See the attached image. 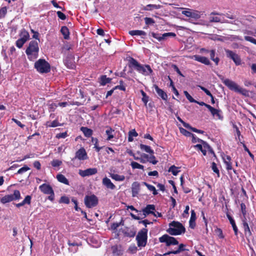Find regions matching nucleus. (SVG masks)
Returning a JSON list of instances; mask_svg holds the SVG:
<instances>
[{
    "label": "nucleus",
    "instance_id": "obj_1",
    "mask_svg": "<svg viewBox=\"0 0 256 256\" xmlns=\"http://www.w3.org/2000/svg\"><path fill=\"white\" fill-rule=\"evenodd\" d=\"M130 65L134 66L135 70H136L138 72L145 76H150L153 72L149 65L141 64L134 58H130Z\"/></svg>",
    "mask_w": 256,
    "mask_h": 256
},
{
    "label": "nucleus",
    "instance_id": "obj_2",
    "mask_svg": "<svg viewBox=\"0 0 256 256\" xmlns=\"http://www.w3.org/2000/svg\"><path fill=\"white\" fill-rule=\"evenodd\" d=\"M39 48L38 43L36 40L31 41L26 49V53L30 60L34 61L38 58V56Z\"/></svg>",
    "mask_w": 256,
    "mask_h": 256
},
{
    "label": "nucleus",
    "instance_id": "obj_3",
    "mask_svg": "<svg viewBox=\"0 0 256 256\" xmlns=\"http://www.w3.org/2000/svg\"><path fill=\"white\" fill-rule=\"evenodd\" d=\"M219 77L220 78L222 82L230 90L239 92L244 96L248 95V91L247 90L240 87L234 81L228 78L224 79V78H221V76H219Z\"/></svg>",
    "mask_w": 256,
    "mask_h": 256
},
{
    "label": "nucleus",
    "instance_id": "obj_4",
    "mask_svg": "<svg viewBox=\"0 0 256 256\" xmlns=\"http://www.w3.org/2000/svg\"><path fill=\"white\" fill-rule=\"evenodd\" d=\"M169 226L170 228L167 230V232L171 235H180L185 232L184 227L178 222H172L169 224Z\"/></svg>",
    "mask_w": 256,
    "mask_h": 256
},
{
    "label": "nucleus",
    "instance_id": "obj_5",
    "mask_svg": "<svg viewBox=\"0 0 256 256\" xmlns=\"http://www.w3.org/2000/svg\"><path fill=\"white\" fill-rule=\"evenodd\" d=\"M34 68L40 73H48L50 70V64L44 59H39L34 63Z\"/></svg>",
    "mask_w": 256,
    "mask_h": 256
},
{
    "label": "nucleus",
    "instance_id": "obj_6",
    "mask_svg": "<svg viewBox=\"0 0 256 256\" xmlns=\"http://www.w3.org/2000/svg\"><path fill=\"white\" fill-rule=\"evenodd\" d=\"M147 232L148 230L143 228L138 232L136 237L138 242V246L139 247H144L147 242Z\"/></svg>",
    "mask_w": 256,
    "mask_h": 256
},
{
    "label": "nucleus",
    "instance_id": "obj_7",
    "mask_svg": "<svg viewBox=\"0 0 256 256\" xmlns=\"http://www.w3.org/2000/svg\"><path fill=\"white\" fill-rule=\"evenodd\" d=\"M21 198L20 193L18 190H14L12 194H8L0 199L2 204H6L13 200H19Z\"/></svg>",
    "mask_w": 256,
    "mask_h": 256
},
{
    "label": "nucleus",
    "instance_id": "obj_8",
    "mask_svg": "<svg viewBox=\"0 0 256 256\" xmlns=\"http://www.w3.org/2000/svg\"><path fill=\"white\" fill-rule=\"evenodd\" d=\"M159 241L160 242L166 243V246L177 245L178 244V242L176 240V238L174 237L170 236L166 234L159 238Z\"/></svg>",
    "mask_w": 256,
    "mask_h": 256
},
{
    "label": "nucleus",
    "instance_id": "obj_9",
    "mask_svg": "<svg viewBox=\"0 0 256 256\" xmlns=\"http://www.w3.org/2000/svg\"><path fill=\"white\" fill-rule=\"evenodd\" d=\"M98 203V199L94 194L86 196L84 198V204L88 208H92L96 206Z\"/></svg>",
    "mask_w": 256,
    "mask_h": 256
},
{
    "label": "nucleus",
    "instance_id": "obj_10",
    "mask_svg": "<svg viewBox=\"0 0 256 256\" xmlns=\"http://www.w3.org/2000/svg\"><path fill=\"white\" fill-rule=\"evenodd\" d=\"M225 52L227 57L232 60L236 66H239L241 64L240 58L238 54L229 50H226Z\"/></svg>",
    "mask_w": 256,
    "mask_h": 256
},
{
    "label": "nucleus",
    "instance_id": "obj_11",
    "mask_svg": "<svg viewBox=\"0 0 256 256\" xmlns=\"http://www.w3.org/2000/svg\"><path fill=\"white\" fill-rule=\"evenodd\" d=\"M76 158L80 160H84L88 158L86 152L84 148H80L76 152L75 156L72 159V160L74 162Z\"/></svg>",
    "mask_w": 256,
    "mask_h": 256
},
{
    "label": "nucleus",
    "instance_id": "obj_12",
    "mask_svg": "<svg viewBox=\"0 0 256 256\" xmlns=\"http://www.w3.org/2000/svg\"><path fill=\"white\" fill-rule=\"evenodd\" d=\"M151 36L157 39L158 41H162V40H166L168 37L169 36H172L174 37L176 36V34L174 32H166L162 34L154 33V32H152Z\"/></svg>",
    "mask_w": 256,
    "mask_h": 256
},
{
    "label": "nucleus",
    "instance_id": "obj_13",
    "mask_svg": "<svg viewBox=\"0 0 256 256\" xmlns=\"http://www.w3.org/2000/svg\"><path fill=\"white\" fill-rule=\"evenodd\" d=\"M222 14H219V13L214 12H211L210 14V22H220L222 23H230L228 20H225L224 18L221 20L219 17L212 16L213 15L222 16Z\"/></svg>",
    "mask_w": 256,
    "mask_h": 256
},
{
    "label": "nucleus",
    "instance_id": "obj_14",
    "mask_svg": "<svg viewBox=\"0 0 256 256\" xmlns=\"http://www.w3.org/2000/svg\"><path fill=\"white\" fill-rule=\"evenodd\" d=\"M98 170L96 168H89L85 170H80L78 174L82 177L90 176L96 174Z\"/></svg>",
    "mask_w": 256,
    "mask_h": 256
},
{
    "label": "nucleus",
    "instance_id": "obj_15",
    "mask_svg": "<svg viewBox=\"0 0 256 256\" xmlns=\"http://www.w3.org/2000/svg\"><path fill=\"white\" fill-rule=\"evenodd\" d=\"M102 183L106 188L110 190H114L116 188L115 185L107 177H105L102 179Z\"/></svg>",
    "mask_w": 256,
    "mask_h": 256
},
{
    "label": "nucleus",
    "instance_id": "obj_16",
    "mask_svg": "<svg viewBox=\"0 0 256 256\" xmlns=\"http://www.w3.org/2000/svg\"><path fill=\"white\" fill-rule=\"evenodd\" d=\"M206 108H208V110L210 111L211 114L213 116H216L218 119H222V116L220 114V110L218 109H216L212 106H207Z\"/></svg>",
    "mask_w": 256,
    "mask_h": 256
},
{
    "label": "nucleus",
    "instance_id": "obj_17",
    "mask_svg": "<svg viewBox=\"0 0 256 256\" xmlns=\"http://www.w3.org/2000/svg\"><path fill=\"white\" fill-rule=\"evenodd\" d=\"M39 188L44 194H48L53 192L52 188L48 184H44L40 186Z\"/></svg>",
    "mask_w": 256,
    "mask_h": 256
},
{
    "label": "nucleus",
    "instance_id": "obj_18",
    "mask_svg": "<svg viewBox=\"0 0 256 256\" xmlns=\"http://www.w3.org/2000/svg\"><path fill=\"white\" fill-rule=\"evenodd\" d=\"M155 210V206L153 204H148L143 209L142 212L145 216L147 215L152 214H153Z\"/></svg>",
    "mask_w": 256,
    "mask_h": 256
},
{
    "label": "nucleus",
    "instance_id": "obj_19",
    "mask_svg": "<svg viewBox=\"0 0 256 256\" xmlns=\"http://www.w3.org/2000/svg\"><path fill=\"white\" fill-rule=\"evenodd\" d=\"M140 190V184L137 182H134L132 185V196L134 197L136 196V195L138 194Z\"/></svg>",
    "mask_w": 256,
    "mask_h": 256
},
{
    "label": "nucleus",
    "instance_id": "obj_20",
    "mask_svg": "<svg viewBox=\"0 0 256 256\" xmlns=\"http://www.w3.org/2000/svg\"><path fill=\"white\" fill-rule=\"evenodd\" d=\"M194 58L196 60L206 65H209L210 64L209 60L205 56L195 55L194 56Z\"/></svg>",
    "mask_w": 256,
    "mask_h": 256
},
{
    "label": "nucleus",
    "instance_id": "obj_21",
    "mask_svg": "<svg viewBox=\"0 0 256 256\" xmlns=\"http://www.w3.org/2000/svg\"><path fill=\"white\" fill-rule=\"evenodd\" d=\"M112 254L114 256H119L122 254V250L120 246H114L112 247Z\"/></svg>",
    "mask_w": 256,
    "mask_h": 256
},
{
    "label": "nucleus",
    "instance_id": "obj_22",
    "mask_svg": "<svg viewBox=\"0 0 256 256\" xmlns=\"http://www.w3.org/2000/svg\"><path fill=\"white\" fill-rule=\"evenodd\" d=\"M154 89L158 94L164 100H166L168 96L166 94L162 89L160 88L158 86L154 85Z\"/></svg>",
    "mask_w": 256,
    "mask_h": 256
},
{
    "label": "nucleus",
    "instance_id": "obj_23",
    "mask_svg": "<svg viewBox=\"0 0 256 256\" xmlns=\"http://www.w3.org/2000/svg\"><path fill=\"white\" fill-rule=\"evenodd\" d=\"M129 34L131 36H140L142 38L146 36V33L143 30H132L129 32Z\"/></svg>",
    "mask_w": 256,
    "mask_h": 256
},
{
    "label": "nucleus",
    "instance_id": "obj_24",
    "mask_svg": "<svg viewBox=\"0 0 256 256\" xmlns=\"http://www.w3.org/2000/svg\"><path fill=\"white\" fill-rule=\"evenodd\" d=\"M160 7L161 6L160 4H150L144 6L142 9L146 10H154L159 9Z\"/></svg>",
    "mask_w": 256,
    "mask_h": 256
},
{
    "label": "nucleus",
    "instance_id": "obj_25",
    "mask_svg": "<svg viewBox=\"0 0 256 256\" xmlns=\"http://www.w3.org/2000/svg\"><path fill=\"white\" fill-rule=\"evenodd\" d=\"M110 176L112 179L118 182H122L125 180V176L124 175H119L116 174H110Z\"/></svg>",
    "mask_w": 256,
    "mask_h": 256
},
{
    "label": "nucleus",
    "instance_id": "obj_26",
    "mask_svg": "<svg viewBox=\"0 0 256 256\" xmlns=\"http://www.w3.org/2000/svg\"><path fill=\"white\" fill-rule=\"evenodd\" d=\"M20 36V40H22L24 42H26L30 38V35L28 32L26 30L23 29L21 31Z\"/></svg>",
    "mask_w": 256,
    "mask_h": 256
},
{
    "label": "nucleus",
    "instance_id": "obj_27",
    "mask_svg": "<svg viewBox=\"0 0 256 256\" xmlns=\"http://www.w3.org/2000/svg\"><path fill=\"white\" fill-rule=\"evenodd\" d=\"M227 217L230 220V224H232L233 230L234 232L236 235H237L238 232V228L234 220L229 214H227Z\"/></svg>",
    "mask_w": 256,
    "mask_h": 256
},
{
    "label": "nucleus",
    "instance_id": "obj_28",
    "mask_svg": "<svg viewBox=\"0 0 256 256\" xmlns=\"http://www.w3.org/2000/svg\"><path fill=\"white\" fill-rule=\"evenodd\" d=\"M56 178L58 182L67 185L69 184L68 180L64 175L58 174L57 175Z\"/></svg>",
    "mask_w": 256,
    "mask_h": 256
},
{
    "label": "nucleus",
    "instance_id": "obj_29",
    "mask_svg": "<svg viewBox=\"0 0 256 256\" xmlns=\"http://www.w3.org/2000/svg\"><path fill=\"white\" fill-rule=\"evenodd\" d=\"M60 32L62 35L64 36V39H68L69 38V30L68 28L66 26H63L62 27Z\"/></svg>",
    "mask_w": 256,
    "mask_h": 256
},
{
    "label": "nucleus",
    "instance_id": "obj_30",
    "mask_svg": "<svg viewBox=\"0 0 256 256\" xmlns=\"http://www.w3.org/2000/svg\"><path fill=\"white\" fill-rule=\"evenodd\" d=\"M80 130L86 137H90L92 134V130L86 127H82Z\"/></svg>",
    "mask_w": 256,
    "mask_h": 256
},
{
    "label": "nucleus",
    "instance_id": "obj_31",
    "mask_svg": "<svg viewBox=\"0 0 256 256\" xmlns=\"http://www.w3.org/2000/svg\"><path fill=\"white\" fill-rule=\"evenodd\" d=\"M198 142H200L202 144L204 148L207 149L210 153L214 154V152L208 143L200 138H198Z\"/></svg>",
    "mask_w": 256,
    "mask_h": 256
},
{
    "label": "nucleus",
    "instance_id": "obj_32",
    "mask_svg": "<svg viewBox=\"0 0 256 256\" xmlns=\"http://www.w3.org/2000/svg\"><path fill=\"white\" fill-rule=\"evenodd\" d=\"M114 132V130H112L111 128H110V127L107 128V130L106 131V133L108 136L107 138H106V140H110L114 138V134H113Z\"/></svg>",
    "mask_w": 256,
    "mask_h": 256
},
{
    "label": "nucleus",
    "instance_id": "obj_33",
    "mask_svg": "<svg viewBox=\"0 0 256 256\" xmlns=\"http://www.w3.org/2000/svg\"><path fill=\"white\" fill-rule=\"evenodd\" d=\"M185 247H186L185 244H181L179 245L178 250H172V252H173V254H178L182 252L188 250L185 248Z\"/></svg>",
    "mask_w": 256,
    "mask_h": 256
},
{
    "label": "nucleus",
    "instance_id": "obj_34",
    "mask_svg": "<svg viewBox=\"0 0 256 256\" xmlns=\"http://www.w3.org/2000/svg\"><path fill=\"white\" fill-rule=\"evenodd\" d=\"M112 79L107 78L106 76H102L100 78V83L102 85L104 86L110 82Z\"/></svg>",
    "mask_w": 256,
    "mask_h": 256
},
{
    "label": "nucleus",
    "instance_id": "obj_35",
    "mask_svg": "<svg viewBox=\"0 0 256 256\" xmlns=\"http://www.w3.org/2000/svg\"><path fill=\"white\" fill-rule=\"evenodd\" d=\"M138 135L134 129L130 130L128 132V142H132L133 137H136Z\"/></svg>",
    "mask_w": 256,
    "mask_h": 256
},
{
    "label": "nucleus",
    "instance_id": "obj_36",
    "mask_svg": "<svg viewBox=\"0 0 256 256\" xmlns=\"http://www.w3.org/2000/svg\"><path fill=\"white\" fill-rule=\"evenodd\" d=\"M140 148L142 150H144L146 152L148 153H150L151 154H152L154 153V150L151 149L150 147V146L144 145L143 144H140Z\"/></svg>",
    "mask_w": 256,
    "mask_h": 256
},
{
    "label": "nucleus",
    "instance_id": "obj_37",
    "mask_svg": "<svg viewBox=\"0 0 256 256\" xmlns=\"http://www.w3.org/2000/svg\"><path fill=\"white\" fill-rule=\"evenodd\" d=\"M143 184L146 186L147 188L150 190V191H152V194H154V195H156L158 194V192H157V191L155 188V187L152 185H150V184H148V183L146 182H143Z\"/></svg>",
    "mask_w": 256,
    "mask_h": 256
},
{
    "label": "nucleus",
    "instance_id": "obj_38",
    "mask_svg": "<svg viewBox=\"0 0 256 256\" xmlns=\"http://www.w3.org/2000/svg\"><path fill=\"white\" fill-rule=\"evenodd\" d=\"M168 172H171L174 176H176L180 170L178 168L172 166L170 168Z\"/></svg>",
    "mask_w": 256,
    "mask_h": 256
},
{
    "label": "nucleus",
    "instance_id": "obj_39",
    "mask_svg": "<svg viewBox=\"0 0 256 256\" xmlns=\"http://www.w3.org/2000/svg\"><path fill=\"white\" fill-rule=\"evenodd\" d=\"M46 126L47 127H56L58 126H60L57 120H54L52 122H48L46 124Z\"/></svg>",
    "mask_w": 256,
    "mask_h": 256
},
{
    "label": "nucleus",
    "instance_id": "obj_40",
    "mask_svg": "<svg viewBox=\"0 0 256 256\" xmlns=\"http://www.w3.org/2000/svg\"><path fill=\"white\" fill-rule=\"evenodd\" d=\"M215 51L214 50H211L210 51V57L212 60L216 65L218 64L219 62V58H214Z\"/></svg>",
    "mask_w": 256,
    "mask_h": 256
},
{
    "label": "nucleus",
    "instance_id": "obj_41",
    "mask_svg": "<svg viewBox=\"0 0 256 256\" xmlns=\"http://www.w3.org/2000/svg\"><path fill=\"white\" fill-rule=\"evenodd\" d=\"M196 219V214L194 212V210H192L191 211V216L190 220V226L192 228H194V226H192V223L194 222L195 220Z\"/></svg>",
    "mask_w": 256,
    "mask_h": 256
},
{
    "label": "nucleus",
    "instance_id": "obj_42",
    "mask_svg": "<svg viewBox=\"0 0 256 256\" xmlns=\"http://www.w3.org/2000/svg\"><path fill=\"white\" fill-rule=\"evenodd\" d=\"M130 166H132L133 169L138 168L144 170V166L142 165H141L135 162H132L130 164Z\"/></svg>",
    "mask_w": 256,
    "mask_h": 256
},
{
    "label": "nucleus",
    "instance_id": "obj_43",
    "mask_svg": "<svg viewBox=\"0 0 256 256\" xmlns=\"http://www.w3.org/2000/svg\"><path fill=\"white\" fill-rule=\"evenodd\" d=\"M190 18L198 19L200 18V12L198 11L192 10Z\"/></svg>",
    "mask_w": 256,
    "mask_h": 256
},
{
    "label": "nucleus",
    "instance_id": "obj_44",
    "mask_svg": "<svg viewBox=\"0 0 256 256\" xmlns=\"http://www.w3.org/2000/svg\"><path fill=\"white\" fill-rule=\"evenodd\" d=\"M226 159L228 162H226V168L227 170H231L232 169V164L230 162V157L226 156Z\"/></svg>",
    "mask_w": 256,
    "mask_h": 256
},
{
    "label": "nucleus",
    "instance_id": "obj_45",
    "mask_svg": "<svg viewBox=\"0 0 256 256\" xmlns=\"http://www.w3.org/2000/svg\"><path fill=\"white\" fill-rule=\"evenodd\" d=\"M6 12L7 8L6 6H4L1 8L0 10V18H4Z\"/></svg>",
    "mask_w": 256,
    "mask_h": 256
},
{
    "label": "nucleus",
    "instance_id": "obj_46",
    "mask_svg": "<svg viewBox=\"0 0 256 256\" xmlns=\"http://www.w3.org/2000/svg\"><path fill=\"white\" fill-rule=\"evenodd\" d=\"M184 93L186 98L191 102H196V100H194L192 96L188 93L187 91H184Z\"/></svg>",
    "mask_w": 256,
    "mask_h": 256
},
{
    "label": "nucleus",
    "instance_id": "obj_47",
    "mask_svg": "<svg viewBox=\"0 0 256 256\" xmlns=\"http://www.w3.org/2000/svg\"><path fill=\"white\" fill-rule=\"evenodd\" d=\"M62 164V161L59 160H54L52 162L51 164L54 167H57L61 165Z\"/></svg>",
    "mask_w": 256,
    "mask_h": 256
},
{
    "label": "nucleus",
    "instance_id": "obj_48",
    "mask_svg": "<svg viewBox=\"0 0 256 256\" xmlns=\"http://www.w3.org/2000/svg\"><path fill=\"white\" fill-rule=\"evenodd\" d=\"M180 131L181 133H182L184 135L186 136H192V133L187 131L186 130H185L183 128H180Z\"/></svg>",
    "mask_w": 256,
    "mask_h": 256
},
{
    "label": "nucleus",
    "instance_id": "obj_49",
    "mask_svg": "<svg viewBox=\"0 0 256 256\" xmlns=\"http://www.w3.org/2000/svg\"><path fill=\"white\" fill-rule=\"evenodd\" d=\"M192 10L190 9H186V10H182V14L185 15L187 17L190 18Z\"/></svg>",
    "mask_w": 256,
    "mask_h": 256
},
{
    "label": "nucleus",
    "instance_id": "obj_50",
    "mask_svg": "<svg viewBox=\"0 0 256 256\" xmlns=\"http://www.w3.org/2000/svg\"><path fill=\"white\" fill-rule=\"evenodd\" d=\"M212 168L214 172H216V174H218V176H219V174H220L219 170H218V168L216 166V164L214 162H212Z\"/></svg>",
    "mask_w": 256,
    "mask_h": 256
},
{
    "label": "nucleus",
    "instance_id": "obj_51",
    "mask_svg": "<svg viewBox=\"0 0 256 256\" xmlns=\"http://www.w3.org/2000/svg\"><path fill=\"white\" fill-rule=\"evenodd\" d=\"M244 40L246 41L250 42L252 43H253L256 44V40L252 37L250 36H245Z\"/></svg>",
    "mask_w": 256,
    "mask_h": 256
},
{
    "label": "nucleus",
    "instance_id": "obj_52",
    "mask_svg": "<svg viewBox=\"0 0 256 256\" xmlns=\"http://www.w3.org/2000/svg\"><path fill=\"white\" fill-rule=\"evenodd\" d=\"M148 161L150 163H152L153 164H156L158 162V160H156L155 156L153 155L150 156L148 160Z\"/></svg>",
    "mask_w": 256,
    "mask_h": 256
},
{
    "label": "nucleus",
    "instance_id": "obj_53",
    "mask_svg": "<svg viewBox=\"0 0 256 256\" xmlns=\"http://www.w3.org/2000/svg\"><path fill=\"white\" fill-rule=\"evenodd\" d=\"M144 20H145L146 24L148 25L152 24L154 23V20L152 18H147V17L145 18Z\"/></svg>",
    "mask_w": 256,
    "mask_h": 256
},
{
    "label": "nucleus",
    "instance_id": "obj_54",
    "mask_svg": "<svg viewBox=\"0 0 256 256\" xmlns=\"http://www.w3.org/2000/svg\"><path fill=\"white\" fill-rule=\"evenodd\" d=\"M240 208H241L242 212L245 218V216L246 215V206L245 204L244 203H242L240 204Z\"/></svg>",
    "mask_w": 256,
    "mask_h": 256
},
{
    "label": "nucleus",
    "instance_id": "obj_55",
    "mask_svg": "<svg viewBox=\"0 0 256 256\" xmlns=\"http://www.w3.org/2000/svg\"><path fill=\"white\" fill-rule=\"evenodd\" d=\"M29 170H30V168L26 166H24L20 168V169H19L18 170V171L17 173L19 174H22Z\"/></svg>",
    "mask_w": 256,
    "mask_h": 256
},
{
    "label": "nucleus",
    "instance_id": "obj_56",
    "mask_svg": "<svg viewBox=\"0 0 256 256\" xmlns=\"http://www.w3.org/2000/svg\"><path fill=\"white\" fill-rule=\"evenodd\" d=\"M31 199L32 197L30 196H26L24 199L23 200V202H24V204H30L31 202Z\"/></svg>",
    "mask_w": 256,
    "mask_h": 256
},
{
    "label": "nucleus",
    "instance_id": "obj_57",
    "mask_svg": "<svg viewBox=\"0 0 256 256\" xmlns=\"http://www.w3.org/2000/svg\"><path fill=\"white\" fill-rule=\"evenodd\" d=\"M26 42H24V41H23L22 40H20V38H19L18 40L16 42V46L18 48H21L24 44Z\"/></svg>",
    "mask_w": 256,
    "mask_h": 256
},
{
    "label": "nucleus",
    "instance_id": "obj_58",
    "mask_svg": "<svg viewBox=\"0 0 256 256\" xmlns=\"http://www.w3.org/2000/svg\"><path fill=\"white\" fill-rule=\"evenodd\" d=\"M60 202L68 204L70 202V200L67 196H63L61 197Z\"/></svg>",
    "mask_w": 256,
    "mask_h": 256
},
{
    "label": "nucleus",
    "instance_id": "obj_59",
    "mask_svg": "<svg viewBox=\"0 0 256 256\" xmlns=\"http://www.w3.org/2000/svg\"><path fill=\"white\" fill-rule=\"evenodd\" d=\"M137 250H138L137 247L134 245L130 246L128 248V250L132 254L136 253V252L137 251Z\"/></svg>",
    "mask_w": 256,
    "mask_h": 256
},
{
    "label": "nucleus",
    "instance_id": "obj_60",
    "mask_svg": "<svg viewBox=\"0 0 256 256\" xmlns=\"http://www.w3.org/2000/svg\"><path fill=\"white\" fill-rule=\"evenodd\" d=\"M58 17L62 20H64L66 18V15L60 11H58L56 12Z\"/></svg>",
    "mask_w": 256,
    "mask_h": 256
},
{
    "label": "nucleus",
    "instance_id": "obj_61",
    "mask_svg": "<svg viewBox=\"0 0 256 256\" xmlns=\"http://www.w3.org/2000/svg\"><path fill=\"white\" fill-rule=\"evenodd\" d=\"M198 86L208 96H212V94L210 93V92L208 90H207L206 88H205L202 86Z\"/></svg>",
    "mask_w": 256,
    "mask_h": 256
},
{
    "label": "nucleus",
    "instance_id": "obj_62",
    "mask_svg": "<svg viewBox=\"0 0 256 256\" xmlns=\"http://www.w3.org/2000/svg\"><path fill=\"white\" fill-rule=\"evenodd\" d=\"M216 232L220 238H224V236L222 234V232L221 229L217 228L216 230Z\"/></svg>",
    "mask_w": 256,
    "mask_h": 256
},
{
    "label": "nucleus",
    "instance_id": "obj_63",
    "mask_svg": "<svg viewBox=\"0 0 256 256\" xmlns=\"http://www.w3.org/2000/svg\"><path fill=\"white\" fill-rule=\"evenodd\" d=\"M134 159L135 160H139L141 163L144 164L146 162V160L142 158V156L141 158H139L138 156H134Z\"/></svg>",
    "mask_w": 256,
    "mask_h": 256
},
{
    "label": "nucleus",
    "instance_id": "obj_64",
    "mask_svg": "<svg viewBox=\"0 0 256 256\" xmlns=\"http://www.w3.org/2000/svg\"><path fill=\"white\" fill-rule=\"evenodd\" d=\"M12 121H14L16 124H18L20 128H24V125L22 124L20 122L19 120H17L15 119V118H12Z\"/></svg>",
    "mask_w": 256,
    "mask_h": 256
}]
</instances>
